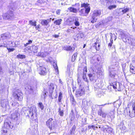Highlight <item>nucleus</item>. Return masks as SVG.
Returning a JSON list of instances; mask_svg holds the SVG:
<instances>
[{
  "mask_svg": "<svg viewBox=\"0 0 135 135\" xmlns=\"http://www.w3.org/2000/svg\"><path fill=\"white\" fill-rule=\"evenodd\" d=\"M22 111L24 112L26 116L28 118H30L31 119H33L34 117V115L36 117L37 114L36 107L35 106H32L30 107L28 109H26V108L25 107L23 108Z\"/></svg>",
  "mask_w": 135,
  "mask_h": 135,
  "instance_id": "1",
  "label": "nucleus"
},
{
  "mask_svg": "<svg viewBox=\"0 0 135 135\" xmlns=\"http://www.w3.org/2000/svg\"><path fill=\"white\" fill-rule=\"evenodd\" d=\"M81 7H84L79 11V15L82 16H86L90 11V8L89 4L87 3L82 2L81 4Z\"/></svg>",
  "mask_w": 135,
  "mask_h": 135,
  "instance_id": "2",
  "label": "nucleus"
},
{
  "mask_svg": "<svg viewBox=\"0 0 135 135\" xmlns=\"http://www.w3.org/2000/svg\"><path fill=\"white\" fill-rule=\"evenodd\" d=\"M13 95L16 100L21 101L22 100L23 94L20 90H16L13 92Z\"/></svg>",
  "mask_w": 135,
  "mask_h": 135,
  "instance_id": "3",
  "label": "nucleus"
},
{
  "mask_svg": "<svg viewBox=\"0 0 135 135\" xmlns=\"http://www.w3.org/2000/svg\"><path fill=\"white\" fill-rule=\"evenodd\" d=\"M46 124L47 127L49 128L50 130H51L55 128L56 123L53 119L51 118L46 122Z\"/></svg>",
  "mask_w": 135,
  "mask_h": 135,
  "instance_id": "4",
  "label": "nucleus"
},
{
  "mask_svg": "<svg viewBox=\"0 0 135 135\" xmlns=\"http://www.w3.org/2000/svg\"><path fill=\"white\" fill-rule=\"evenodd\" d=\"M124 42H127L129 44L133 45L134 40L131 38L130 35L128 33L126 34L122 38Z\"/></svg>",
  "mask_w": 135,
  "mask_h": 135,
  "instance_id": "5",
  "label": "nucleus"
},
{
  "mask_svg": "<svg viewBox=\"0 0 135 135\" xmlns=\"http://www.w3.org/2000/svg\"><path fill=\"white\" fill-rule=\"evenodd\" d=\"M101 12L100 10H96L94 11L92 16L91 18L92 20L91 21L92 23H94L96 22L98 18V17L101 14Z\"/></svg>",
  "mask_w": 135,
  "mask_h": 135,
  "instance_id": "6",
  "label": "nucleus"
},
{
  "mask_svg": "<svg viewBox=\"0 0 135 135\" xmlns=\"http://www.w3.org/2000/svg\"><path fill=\"white\" fill-rule=\"evenodd\" d=\"M4 19L6 20H12L14 18L13 11H9L6 13L4 14L3 16Z\"/></svg>",
  "mask_w": 135,
  "mask_h": 135,
  "instance_id": "7",
  "label": "nucleus"
},
{
  "mask_svg": "<svg viewBox=\"0 0 135 135\" xmlns=\"http://www.w3.org/2000/svg\"><path fill=\"white\" fill-rule=\"evenodd\" d=\"M0 93L1 97L7 98L8 94V88H5V86L3 85L0 90Z\"/></svg>",
  "mask_w": 135,
  "mask_h": 135,
  "instance_id": "8",
  "label": "nucleus"
},
{
  "mask_svg": "<svg viewBox=\"0 0 135 135\" xmlns=\"http://www.w3.org/2000/svg\"><path fill=\"white\" fill-rule=\"evenodd\" d=\"M7 98H4L3 97H1V106L3 108H5V109L8 105V101Z\"/></svg>",
  "mask_w": 135,
  "mask_h": 135,
  "instance_id": "9",
  "label": "nucleus"
},
{
  "mask_svg": "<svg viewBox=\"0 0 135 135\" xmlns=\"http://www.w3.org/2000/svg\"><path fill=\"white\" fill-rule=\"evenodd\" d=\"M4 127L7 129H12L13 127V126L11 123V119H6L4 123Z\"/></svg>",
  "mask_w": 135,
  "mask_h": 135,
  "instance_id": "10",
  "label": "nucleus"
},
{
  "mask_svg": "<svg viewBox=\"0 0 135 135\" xmlns=\"http://www.w3.org/2000/svg\"><path fill=\"white\" fill-rule=\"evenodd\" d=\"M109 75L112 78H115V76L116 75L117 71L114 68L110 67L109 68Z\"/></svg>",
  "mask_w": 135,
  "mask_h": 135,
  "instance_id": "11",
  "label": "nucleus"
},
{
  "mask_svg": "<svg viewBox=\"0 0 135 135\" xmlns=\"http://www.w3.org/2000/svg\"><path fill=\"white\" fill-rule=\"evenodd\" d=\"M85 93L84 89L82 87H80L79 89L77 90L76 95L78 97L82 96Z\"/></svg>",
  "mask_w": 135,
  "mask_h": 135,
  "instance_id": "12",
  "label": "nucleus"
},
{
  "mask_svg": "<svg viewBox=\"0 0 135 135\" xmlns=\"http://www.w3.org/2000/svg\"><path fill=\"white\" fill-rule=\"evenodd\" d=\"M38 70L39 74L41 75H45L47 73L46 69L44 66H40L38 68Z\"/></svg>",
  "mask_w": 135,
  "mask_h": 135,
  "instance_id": "13",
  "label": "nucleus"
},
{
  "mask_svg": "<svg viewBox=\"0 0 135 135\" xmlns=\"http://www.w3.org/2000/svg\"><path fill=\"white\" fill-rule=\"evenodd\" d=\"M127 113L130 117L132 118L135 117V111H133V110H131L129 108H127L126 109Z\"/></svg>",
  "mask_w": 135,
  "mask_h": 135,
  "instance_id": "14",
  "label": "nucleus"
},
{
  "mask_svg": "<svg viewBox=\"0 0 135 135\" xmlns=\"http://www.w3.org/2000/svg\"><path fill=\"white\" fill-rule=\"evenodd\" d=\"M103 130L104 132H106L109 133H113V129L111 127L107 125L105 126V127L103 128Z\"/></svg>",
  "mask_w": 135,
  "mask_h": 135,
  "instance_id": "15",
  "label": "nucleus"
},
{
  "mask_svg": "<svg viewBox=\"0 0 135 135\" xmlns=\"http://www.w3.org/2000/svg\"><path fill=\"white\" fill-rule=\"evenodd\" d=\"M113 17L112 16L108 17L107 18L102 21L103 24L105 25L109 24L112 21Z\"/></svg>",
  "mask_w": 135,
  "mask_h": 135,
  "instance_id": "16",
  "label": "nucleus"
},
{
  "mask_svg": "<svg viewBox=\"0 0 135 135\" xmlns=\"http://www.w3.org/2000/svg\"><path fill=\"white\" fill-rule=\"evenodd\" d=\"M84 36V34L82 33H78L76 36H74V38L75 40H78L79 38H82Z\"/></svg>",
  "mask_w": 135,
  "mask_h": 135,
  "instance_id": "17",
  "label": "nucleus"
},
{
  "mask_svg": "<svg viewBox=\"0 0 135 135\" xmlns=\"http://www.w3.org/2000/svg\"><path fill=\"white\" fill-rule=\"evenodd\" d=\"M102 107H99V109L98 111V114L99 115H100L103 117L105 118L107 114L102 111Z\"/></svg>",
  "mask_w": 135,
  "mask_h": 135,
  "instance_id": "18",
  "label": "nucleus"
},
{
  "mask_svg": "<svg viewBox=\"0 0 135 135\" xmlns=\"http://www.w3.org/2000/svg\"><path fill=\"white\" fill-rule=\"evenodd\" d=\"M14 112V113L11 114V119H14L17 117L19 114L17 110L16 109Z\"/></svg>",
  "mask_w": 135,
  "mask_h": 135,
  "instance_id": "19",
  "label": "nucleus"
},
{
  "mask_svg": "<svg viewBox=\"0 0 135 135\" xmlns=\"http://www.w3.org/2000/svg\"><path fill=\"white\" fill-rule=\"evenodd\" d=\"M1 37L2 40H4L5 39L10 38V36L9 33H6L2 34L1 35Z\"/></svg>",
  "mask_w": 135,
  "mask_h": 135,
  "instance_id": "20",
  "label": "nucleus"
},
{
  "mask_svg": "<svg viewBox=\"0 0 135 135\" xmlns=\"http://www.w3.org/2000/svg\"><path fill=\"white\" fill-rule=\"evenodd\" d=\"M55 86V85L53 83H51L50 84L49 88V92L50 94H51L52 95V94L53 92V90L54 89Z\"/></svg>",
  "mask_w": 135,
  "mask_h": 135,
  "instance_id": "21",
  "label": "nucleus"
},
{
  "mask_svg": "<svg viewBox=\"0 0 135 135\" xmlns=\"http://www.w3.org/2000/svg\"><path fill=\"white\" fill-rule=\"evenodd\" d=\"M64 50L66 51H69L71 52L75 50V48L74 47H71L70 46H67L65 47L64 48Z\"/></svg>",
  "mask_w": 135,
  "mask_h": 135,
  "instance_id": "22",
  "label": "nucleus"
},
{
  "mask_svg": "<svg viewBox=\"0 0 135 135\" xmlns=\"http://www.w3.org/2000/svg\"><path fill=\"white\" fill-rule=\"evenodd\" d=\"M51 21V19L50 20L49 19L46 20H42L41 22V24L42 25L44 26H47L48 24V23L49 22Z\"/></svg>",
  "mask_w": 135,
  "mask_h": 135,
  "instance_id": "23",
  "label": "nucleus"
},
{
  "mask_svg": "<svg viewBox=\"0 0 135 135\" xmlns=\"http://www.w3.org/2000/svg\"><path fill=\"white\" fill-rule=\"evenodd\" d=\"M122 70L124 73V75L125 76L127 72V68H126V63L122 64Z\"/></svg>",
  "mask_w": 135,
  "mask_h": 135,
  "instance_id": "24",
  "label": "nucleus"
},
{
  "mask_svg": "<svg viewBox=\"0 0 135 135\" xmlns=\"http://www.w3.org/2000/svg\"><path fill=\"white\" fill-rule=\"evenodd\" d=\"M31 51L34 53H37L38 50V47L37 46L35 45L31 46Z\"/></svg>",
  "mask_w": 135,
  "mask_h": 135,
  "instance_id": "25",
  "label": "nucleus"
},
{
  "mask_svg": "<svg viewBox=\"0 0 135 135\" xmlns=\"http://www.w3.org/2000/svg\"><path fill=\"white\" fill-rule=\"evenodd\" d=\"M47 55V53L45 52H39L36 55L37 56H39L41 57H45Z\"/></svg>",
  "mask_w": 135,
  "mask_h": 135,
  "instance_id": "26",
  "label": "nucleus"
},
{
  "mask_svg": "<svg viewBox=\"0 0 135 135\" xmlns=\"http://www.w3.org/2000/svg\"><path fill=\"white\" fill-rule=\"evenodd\" d=\"M97 72V75H102L103 74V70L101 68H98Z\"/></svg>",
  "mask_w": 135,
  "mask_h": 135,
  "instance_id": "27",
  "label": "nucleus"
},
{
  "mask_svg": "<svg viewBox=\"0 0 135 135\" xmlns=\"http://www.w3.org/2000/svg\"><path fill=\"white\" fill-rule=\"evenodd\" d=\"M58 112L60 116L63 117L64 115V110L63 109H61L60 107H59L58 109Z\"/></svg>",
  "mask_w": 135,
  "mask_h": 135,
  "instance_id": "28",
  "label": "nucleus"
},
{
  "mask_svg": "<svg viewBox=\"0 0 135 135\" xmlns=\"http://www.w3.org/2000/svg\"><path fill=\"white\" fill-rule=\"evenodd\" d=\"M68 9L69 10L70 12L74 13H77V9L74 7H70L68 8Z\"/></svg>",
  "mask_w": 135,
  "mask_h": 135,
  "instance_id": "29",
  "label": "nucleus"
},
{
  "mask_svg": "<svg viewBox=\"0 0 135 135\" xmlns=\"http://www.w3.org/2000/svg\"><path fill=\"white\" fill-rule=\"evenodd\" d=\"M70 99L73 104H76V102L75 100L74 97L72 95L70 96Z\"/></svg>",
  "mask_w": 135,
  "mask_h": 135,
  "instance_id": "30",
  "label": "nucleus"
},
{
  "mask_svg": "<svg viewBox=\"0 0 135 135\" xmlns=\"http://www.w3.org/2000/svg\"><path fill=\"white\" fill-rule=\"evenodd\" d=\"M117 85H118L119 86V88L120 87V84L119 83H116L115 82H114L112 84V85H111L112 86L113 88L114 89H116L117 88V87L115 86V85H116V86H117Z\"/></svg>",
  "mask_w": 135,
  "mask_h": 135,
  "instance_id": "31",
  "label": "nucleus"
},
{
  "mask_svg": "<svg viewBox=\"0 0 135 135\" xmlns=\"http://www.w3.org/2000/svg\"><path fill=\"white\" fill-rule=\"evenodd\" d=\"M119 35L120 36V37L122 38L126 34L124 33L122 30H119Z\"/></svg>",
  "mask_w": 135,
  "mask_h": 135,
  "instance_id": "32",
  "label": "nucleus"
},
{
  "mask_svg": "<svg viewBox=\"0 0 135 135\" xmlns=\"http://www.w3.org/2000/svg\"><path fill=\"white\" fill-rule=\"evenodd\" d=\"M130 71L133 74H135V66H133L132 65V66L130 65Z\"/></svg>",
  "mask_w": 135,
  "mask_h": 135,
  "instance_id": "33",
  "label": "nucleus"
},
{
  "mask_svg": "<svg viewBox=\"0 0 135 135\" xmlns=\"http://www.w3.org/2000/svg\"><path fill=\"white\" fill-rule=\"evenodd\" d=\"M62 21V20L61 19H57L54 21V23L56 25H59L60 24Z\"/></svg>",
  "mask_w": 135,
  "mask_h": 135,
  "instance_id": "34",
  "label": "nucleus"
},
{
  "mask_svg": "<svg viewBox=\"0 0 135 135\" xmlns=\"http://www.w3.org/2000/svg\"><path fill=\"white\" fill-rule=\"evenodd\" d=\"M79 19L77 17H75V22H74L75 25L76 26H78L80 25L79 22L78 21Z\"/></svg>",
  "mask_w": 135,
  "mask_h": 135,
  "instance_id": "35",
  "label": "nucleus"
},
{
  "mask_svg": "<svg viewBox=\"0 0 135 135\" xmlns=\"http://www.w3.org/2000/svg\"><path fill=\"white\" fill-rule=\"evenodd\" d=\"M122 12H121V14H124L126 13L127 12H128L129 10V8H124V9L122 8Z\"/></svg>",
  "mask_w": 135,
  "mask_h": 135,
  "instance_id": "36",
  "label": "nucleus"
},
{
  "mask_svg": "<svg viewBox=\"0 0 135 135\" xmlns=\"http://www.w3.org/2000/svg\"><path fill=\"white\" fill-rule=\"evenodd\" d=\"M33 87L31 86H29L26 89L30 93L33 91Z\"/></svg>",
  "mask_w": 135,
  "mask_h": 135,
  "instance_id": "37",
  "label": "nucleus"
},
{
  "mask_svg": "<svg viewBox=\"0 0 135 135\" xmlns=\"http://www.w3.org/2000/svg\"><path fill=\"white\" fill-rule=\"evenodd\" d=\"M77 56V55L75 53L74 54L72 57L71 61L72 62H73L76 59Z\"/></svg>",
  "mask_w": 135,
  "mask_h": 135,
  "instance_id": "38",
  "label": "nucleus"
},
{
  "mask_svg": "<svg viewBox=\"0 0 135 135\" xmlns=\"http://www.w3.org/2000/svg\"><path fill=\"white\" fill-rule=\"evenodd\" d=\"M53 66L55 70L58 73V68L57 66V64L55 63H54L53 64Z\"/></svg>",
  "mask_w": 135,
  "mask_h": 135,
  "instance_id": "39",
  "label": "nucleus"
},
{
  "mask_svg": "<svg viewBox=\"0 0 135 135\" xmlns=\"http://www.w3.org/2000/svg\"><path fill=\"white\" fill-rule=\"evenodd\" d=\"M38 106L41 110H43L44 109V107L42 103H39Z\"/></svg>",
  "mask_w": 135,
  "mask_h": 135,
  "instance_id": "40",
  "label": "nucleus"
},
{
  "mask_svg": "<svg viewBox=\"0 0 135 135\" xmlns=\"http://www.w3.org/2000/svg\"><path fill=\"white\" fill-rule=\"evenodd\" d=\"M29 24L32 25V26H36V21H35L34 22H33L31 20H30L29 21Z\"/></svg>",
  "mask_w": 135,
  "mask_h": 135,
  "instance_id": "41",
  "label": "nucleus"
},
{
  "mask_svg": "<svg viewBox=\"0 0 135 135\" xmlns=\"http://www.w3.org/2000/svg\"><path fill=\"white\" fill-rule=\"evenodd\" d=\"M66 32H70V33H74L75 32L74 30L72 29V27H71V29L67 30Z\"/></svg>",
  "mask_w": 135,
  "mask_h": 135,
  "instance_id": "42",
  "label": "nucleus"
},
{
  "mask_svg": "<svg viewBox=\"0 0 135 135\" xmlns=\"http://www.w3.org/2000/svg\"><path fill=\"white\" fill-rule=\"evenodd\" d=\"M17 57L20 59H23L25 58L26 56L25 55H19L17 56Z\"/></svg>",
  "mask_w": 135,
  "mask_h": 135,
  "instance_id": "43",
  "label": "nucleus"
},
{
  "mask_svg": "<svg viewBox=\"0 0 135 135\" xmlns=\"http://www.w3.org/2000/svg\"><path fill=\"white\" fill-rule=\"evenodd\" d=\"M19 44V42L18 41H16L14 43V45H12V47H16Z\"/></svg>",
  "mask_w": 135,
  "mask_h": 135,
  "instance_id": "44",
  "label": "nucleus"
},
{
  "mask_svg": "<svg viewBox=\"0 0 135 135\" xmlns=\"http://www.w3.org/2000/svg\"><path fill=\"white\" fill-rule=\"evenodd\" d=\"M83 75H86V73L87 72V70L86 67H84L83 69Z\"/></svg>",
  "mask_w": 135,
  "mask_h": 135,
  "instance_id": "45",
  "label": "nucleus"
},
{
  "mask_svg": "<svg viewBox=\"0 0 135 135\" xmlns=\"http://www.w3.org/2000/svg\"><path fill=\"white\" fill-rule=\"evenodd\" d=\"M88 76L90 78V80L92 81L93 79V74H88Z\"/></svg>",
  "mask_w": 135,
  "mask_h": 135,
  "instance_id": "46",
  "label": "nucleus"
},
{
  "mask_svg": "<svg viewBox=\"0 0 135 135\" xmlns=\"http://www.w3.org/2000/svg\"><path fill=\"white\" fill-rule=\"evenodd\" d=\"M116 7V6L115 5H112L108 7V8L111 10L113 8H115Z\"/></svg>",
  "mask_w": 135,
  "mask_h": 135,
  "instance_id": "47",
  "label": "nucleus"
},
{
  "mask_svg": "<svg viewBox=\"0 0 135 135\" xmlns=\"http://www.w3.org/2000/svg\"><path fill=\"white\" fill-rule=\"evenodd\" d=\"M32 43V41L31 40H29L28 41V42L26 43V44H24V46L25 47H26L28 45L31 44Z\"/></svg>",
  "mask_w": 135,
  "mask_h": 135,
  "instance_id": "48",
  "label": "nucleus"
},
{
  "mask_svg": "<svg viewBox=\"0 0 135 135\" xmlns=\"http://www.w3.org/2000/svg\"><path fill=\"white\" fill-rule=\"evenodd\" d=\"M122 8H120L117 10V12L118 13L119 15H123V14H120L121 13V12H122Z\"/></svg>",
  "mask_w": 135,
  "mask_h": 135,
  "instance_id": "49",
  "label": "nucleus"
},
{
  "mask_svg": "<svg viewBox=\"0 0 135 135\" xmlns=\"http://www.w3.org/2000/svg\"><path fill=\"white\" fill-rule=\"evenodd\" d=\"M83 78L84 80L85 81L87 82V83L88 82V80L87 78L86 77V75H83Z\"/></svg>",
  "mask_w": 135,
  "mask_h": 135,
  "instance_id": "50",
  "label": "nucleus"
},
{
  "mask_svg": "<svg viewBox=\"0 0 135 135\" xmlns=\"http://www.w3.org/2000/svg\"><path fill=\"white\" fill-rule=\"evenodd\" d=\"M7 49L8 50V52L13 51L15 50L14 48H9L8 47H7Z\"/></svg>",
  "mask_w": 135,
  "mask_h": 135,
  "instance_id": "51",
  "label": "nucleus"
},
{
  "mask_svg": "<svg viewBox=\"0 0 135 135\" xmlns=\"http://www.w3.org/2000/svg\"><path fill=\"white\" fill-rule=\"evenodd\" d=\"M72 6L73 7H75V6H76L77 7H80V4L79 3H76L74 5H72Z\"/></svg>",
  "mask_w": 135,
  "mask_h": 135,
  "instance_id": "52",
  "label": "nucleus"
},
{
  "mask_svg": "<svg viewBox=\"0 0 135 135\" xmlns=\"http://www.w3.org/2000/svg\"><path fill=\"white\" fill-rule=\"evenodd\" d=\"M12 106H17L18 105V104L17 103L14 102L12 103Z\"/></svg>",
  "mask_w": 135,
  "mask_h": 135,
  "instance_id": "53",
  "label": "nucleus"
},
{
  "mask_svg": "<svg viewBox=\"0 0 135 135\" xmlns=\"http://www.w3.org/2000/svg\"><path fill=\"white\" fill-rule=\"evenodd\" d=\"M110 36H111V39H110V42H112V43H113V40L112 39L113 38V36L112 35V34L111 33H110Z\"/></svg>",
  "mask_w": 135,
  "mask_h": 135,
  "instance_id": "54",
  "label": "nucleus"
},
{
  "mask_svg": "<svg viewBox=\"0 0 135 135\" xmlns=\"http://www.w3.org/2000/svg\"><path fill=\"white\" fill-rule=\"evenodd\" d=\"M0 46L1 47H7V45L3 43L2 44H0Z\"/></svg>",
  "mask_w": 135,
  "mask_h": 135,
  "instance_id": "55",
  "label": "nucleus"
},
{
  "mask_svg": "<svg viewBox=\"0 0 135 135\" xmlns=\"http://www.w3.org/2000/svg\"><path fill=\"white\" fill-rule=\"evenodd\" d=\"M52 37L55 38H58L59 37V35H52Z\"/></svg>",
  "mask_w": 135,
  "mask_h": 135,
  "instance_id": "56",
  "label": "nucleus"
},
{
  "mask_svg": "<svg viewBox=\"0 0 135 135\" xmlns=\"http://www.w3.org/2000/svg\"><path fill=\"white\" fill-rule=\"evenodd\" d=\"M75 129V128L74 126H73V127L72 128V131H71V133H72L73 132V131H74Z\"/></svg>",
  "mask_w": 135,
  "mask_h": 135,
  "instance_id": "57",
  "label": "nucleus"
},
{
  "mask_svg": "<svg viewBox=\"0 0 135 135\" xmlns=\"http://www.w3.org/2000/svg\"><path fill=\"white\" fill-rule=\"evenodd\" d=\"M123 123H121V124L119 125L120 128V129L121 130L123 129H124L123 127H121V125L123 126Z\"/></svg>",
  "mask_w": 135,
  "mask_h": 135,
  "instance_id": "58",
  "label": "nucleus"
},
{
  "mask_svg": "<svg viewBox=\"0 0 135 135\" xmlns=\"http://www.w3.org/2000/svg\"><path fill=\"white\" fill-rule=\"evenodd\" d=\"M97 60L98 61H99L100 59V57L99 55H98L96 57Z\"/></svg>",
  "mask_w": 135,
  "mask_h": 135,
  "instance_id": "59",
  "label": "nucleus"
},
{
  "mask_svg": "<svg viewBox=\"0 0 135 135\" xmlns=\"http://www.w3.org/2000/svg\"><path fill=\"white\" fill-rule=\"evenodd\" d=\"M58 97L62 98V93L60 92L59 93V94Z\"/></svg>",
  "mask_w": 135,
  "mask_h": 135,
  "instance_id": "60",
  "label": "nucleus"
},
{
  "mask_svg": "<svg viewBox=\"0 0 135 135\" xmlns=\"http://www.w3.org/2000/svg\"><path fill=\"white\" fill-rule=\"evenodd\" d=\"M60 10H58L56 11V13L57 14L59 15L60 14Z\"/></svg>",
  "mask_w": 135,
  "mask_h": 135,
  "instance_id": "61",
  "label": "nucleus"
},
{
  "mask_svg": "<svg viewBox=\"0 0 135 135\" xmlns=\"http://www.w3.org/2000/svg\"><path fill=\"white\" fill-rule=\"evenodd\" d=\"M62 98H61V97H58V102L59 103H60V102H61V99H62Z\"/></svg>",
  "mask_w": 135,
  "mask_h": 135,
  "instance_id": "62",
  "label": "nucleus"
},
{
  "mask_svg": "<svg viewBox=\"0 0 135 135\" xmlns=\"http://www.w3.org/2000/svg\"><path fill=\"white\" fill-rule=\"evenodd\" d=\"M112 42L109 43L108 44V46L110 47L112 46Z\"/></svg>",
  "mask_w": 135,
  "mask_h": 135,
  "instance_id": "63",
  "label": "nucleus"
},
{
  "mask_svg": "<svg viewBox=\"0 0 135 135\" xmlns=\"http://www.w3.org/2000/svg\"><path fill=\"white\" fill-rule=\"evenodd\" d=\"M4 133H6L7 132V130L6 129H3L2 131Z\"/></svg>",
  "mask_w": 135,
  "mask_h": 135,
  "instance_id": "64",
  "label": "nucleus"
}]
</instances>
